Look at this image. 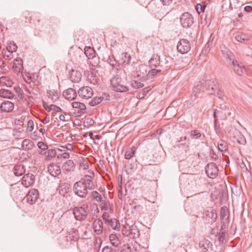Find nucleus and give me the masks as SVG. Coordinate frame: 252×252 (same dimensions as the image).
Instances as JSON below:
<instances>
[{
	"label": "nucleus",
	"mask_w": 252,
	"mask_h": 252,
	"mask_svg": "<svg viewBox=\"0 0 252 252\" xmlns=\"http://www.w3.org/2000/svg\"><path fill=\"white\" fill-rule=\"evenodd\" d=\"M78 94L80 97L84 99H88L92 96L93 91L91 87L84 86L79 90Z\"/></svg>",
	"instance_id": "f8f14e48"
},
{
	"label": "nucleus",
	"mask_w": 252,
	"mask_h": 252,
	"mask_svg": "<svg viewBox=\"0 0 252 252\" xmlns=\"http://www.w3.org/2000/svg\"><path fill=\"white\" fill-rule=\"evenodd\" d=\"M102 218L105 221V223H107L111 219L110 218V215L108 212H105L102 215Z\"/></svg>",
	"instance_id": "774afa93"
},
{
	"label": "nucleus",
	"mask_w": 252,
	"mask_h": 252,
	"mask_svg": "<svg viewBox=\"0 0 252 252\" xmlns=\"http://www.w3.org/2000/svg\"><path fill=\"white\" fill-rule=\"evenodd\" d=\"M94 124V121L92 118H88L86 119L84 122V126L86 127H89L92 126Z\"/></svg>",
	"instance_id": "603ef678"
},
{
	"label": "nucleus",
	"mask_w": 252,
	"mask_h": 252,
	"mask_svg": "<svg viewBox=\"0 0 252 252\" xmlns=\"http://www.w3.org/2000/svg\"><path fill=\"white\" fill-rule=\"evenodd\" d=\"M104 99L103 96H96L89 101V104L91 106H95L99 104Z\"/></svg>",
	"instance_id": "2f4dec72"
},
{
	"label": "nucleus",
	"mask_w": 252,
	"mask_h": 252,
	"mask_svg": "<svg viewBox=\"0 0 252 252\" xmlns=\"http://www.w3.org/2000/svg\"><path fill=\"white\" fill-rule=\"evenodd\" d=\"M214 95L217 96L219 98L222 99L224 96V93L222 90L220 89L219 84L217 86V90L215 91V94Z\"/></svg>",
	"instance_id": "3c124183"
},
{
	"label": "nucleus",
	"mask_w": 252,
	"mask_h": 252,
	"mask_svg": "<svg viewBox=\"0 0 252 252\" xmlns=\"http://www.w3.org/2000/svg\"><path fill=\"white\" fill-rule=\"evenodd\" d=\"M235 39L239 42H244L248 40V36L244 34H238L236 35Z\"/></svg>",
	"instance_id": "8fccbe9b"
},
{
	"label": "nucleus",
	"mask_w": 252,
	"mask_h": 252,
	"mask_svg": "<svg viewBox=\"0 0 252 252\" xmlns=\"http://www.w3.org/2000/svg\"><path fill=\"white\" fill-rule=\"evenodd\" d=\"M229 64L232 66L233 71L238 75L241 76L243 73V70L245 68L244 66L241 65L237 61L234 60L233 59L231 60Z\"/></svg>",
	"instance_id": "2eb2a0df"
},
{
	"label": "nucleus",
	"mask_w": 252,
	"mask_h": 252,
	"mask_svg": "<svg viewBox=\"0 0 252 252\" xmlns=\"http://www.w3.org/2000/svg\"><path fill=\"white\" fill-rule=\"evenodd\" d=\"M205 171L209 178L214 179L218 175L219 169L216 163L211 162L206 166Z\"/></svg>",
	"instance_id": "1a4fd4ad"
},
{
	"label": "nucleus",
	"mask_w": 252,
	"mask_h": 252,
	"mask_svg": "<svg viewBox=\"0 0 252 252\" xmlns=\"http://www.w3.org/2000/svg\"><path fill=\"white\" fill-rule=\"evenodd\" d=\"M151 88L150 87H145L143 89L142 92L139 93L137 94V97L142 99L145 97L147 94L151 91Z\"/></svg>",
	"instance_id": "ea45409f"
},
{
	"label": "nucleus",
	"mask_w": 252,
	"mask_h": 252,
	"mask_svg": "<svg viewBox=\"0 0 252 252\" xmlns=\"http://www.w3.org/2000/svg\"><path fill=\"white\" fill-rule=\"evenodd\" d=\"M131 59V56L127 53H123L122 54V60L123 63L128 64Z\"/></svg>",
	"instance_id": "c03bdc74"
},
{
	"label": "nucleus",
	"mask_w": 252,
	"mask_h": 252,
	"mask_svg": "<svg viewBox=\"0 0 252 252\" xmlns=\"http://www.w3.org/2000/svg\"><path fill=\"white\" fill-rule=\"evenodd\" d=\"M109 240L111 244L116 248L121 244V241L116 234H112L109 236Z\"/></svg>",
	"instance_id": "7c9ffc66"
},
{
	"label": "nucleus",
	"mask_w": 252,
	"mask_h": 252,
	"mask_svg": "<svg viewBox=\"0 0 252 252\" xmlns=\"http://www.w3.org/2000/svg\"><path fill=\"white\" fill-rule=\"evenodd\" d=\"M231 115V110L226 103L220 104L213 113L214 119L217 118L221 120H225Z\"/></svg>",
	"instance_id": "f03ea898"
},
{
	"label": "nucleus",
	"mask_w": 252,
	"mask_h": 252,
	"mask_svg": "<svg viewBox=\"0 0 252 252\" xmlns=\"http://www.w3.org/2000/svg\"><path fill=\"white\" fill-rule=\"evenodd\" d=\"M107 61L110 64L113 66H114L116 63V61L115 59L114 56H109L107 59Z\"/></svg>",
	"instance_id": "0e129e2a"
},
{
	"label": "nucleus",
	"mask_w": 252,
	"mask_h": 252,
	"mask_svg": "<svg viewBox=\"0 0 252 252\" xmlns=\"http://www.w3.org/2000/svg\"><path fill=\"white\" fill-rule=\"evenodd\" d=\"M129 237L131 238H136L139 237L140 236L139 231L136 226H132L130 228V231Z\"/></svg>",
	"instance_id": "f704fd0d"
},
{
	"label": "nucleus",
	"mask_w": 252,
	"mask_h": 252,
	"mask_svg": "<svg viewBox=\"0 0 252 252\" xmlns=\"http://www.w3.org/2000/svg\"><path fill=\"white\" fill-rule=\"evenodd\" d=\"M70 80L74 83H79L82 78V73L77 70L72 69L70 73Z\"/></svg>",
	"instance_id": "6ab92c4d"
},
{
	"label": "nucleus",
	"mask_w": 252,
	"mask_h": 252,
	"mask_svg": "<svg viewBox=\"0 0 252 252\" xmlns=\"http://www.w3.org/2000/svg\"><path fill=\"white\" fill-rule=\"evenodd\" d=\"M227 213V209L226 207H222L220 209V219L223 220L226 216Z\"/></svg>",
	"instance_id": "680f3d73"
},
{
	"label": "nucleus",
	"mask_w": 252,
	"mask_h": 252,
	"mask_svg": "<svg viewBox=\"0 0 252 252\" xmlns=\"http://www.w3.org/2000/svg\"><path fill=\"white\" fill-rule=\"evenodd\" d=\"M48 172L53 177H56L61 173L60 166L56 163H51L48 166Z\"/></svg>",
	"instance_id": "f3484780"
},
{
	"label": "nucleus",
	"mask_w": 252,
	"mask_h": 252,
	"mask_svg": "<svg viewBox=\"0 0 252 252\" xmlns=\"http://www.w3.org/2000/svg\"><path fill=\"white\" fill-rule=\"evenodd\" d=\"M18 48L17 46L14 41H11L8 45L6 47V50L5 51L11 52V53L15 52Z\"/></svg>",
	"instance_id": "a19ab883"
},
{
	"label": "nucleus",
	"mask_w": 252,
	"mask_h": 252,
	"mask_svg": "<svg viewBox=\"0 0 252 252\" xmlns=\"http://www.w3.org/2000/svg\"><path fill=\"white\" fill-rule=\"evenodd\" d=\"M169 58L164 56L162 58H160V68H168L170 66V63L169 61L168 60Z\"/></svg>",
	"instance_id": "72a5a7b5"
},
{
	"label": "nucleus",
	"mask_w": 252,
	"mask_h": 252,
	"mask_svg": "<svg viewBox=\"0 0 252 252\" xmlns=\"http://www.w3.org/2000/svg\"><path fill=\"white\" fill-rule=\"evenodd\" d=\"M34 176L32 173L25 175L22 178V184L26 188L30 187L33 184Z\"/></svg>",
	"instance_id": "4468645a"
},
{
	"label": "nucleus",
	"mask_w": 252,
	"mask_h": 252,
	"mask_svg": "<svg viewBox=\"0 0 252 252\" xmlns=\"http://www.w3.org/2000/svg\"><path fill=\"white\" fill-rule=\"evenodd\" d=\"M214 129L218 135L220 136L221 135V130L220 128V125L219 123V119L216 118L214 119Z\"/></svg>",
	"instance_id": "79ce46f5"
},
{
	"label": "nucleus",
	"mask_w": 252,
	"mask_h": 252,
	"mask_svg": "<svg viewBox=\"0 0 252 252\" xmlns=\"http://www.w3.org/2000/svg\"><path fill=\"white\" fill-rule=\"evenodd\" d=\"M207 214H206V216L207 218H208L209 219L211 220L210 222L213 223L214 222L218 217L217 213L216 212V211H214L213 210L211 211V212L208 211Z\"/></svg>",
	"instance_id": "58836bf2"
},
{
	"label": "nucleus",
	"mask_w": 252,
	"mask_h": 252,
	"mask_svg": "<svg viewBox=\"0 0 252 252\" xmlns=\"http://www.w3.org/2000/svg\"><path fill=\"white\" fill-rule=\"evenodd\" d=\"M213 41V38H211V36L209 38L207 43L206 44L204 49L203 50V53L207 54L210 50V47L212 46Z\"/></svg>",
	"instance_id": "49530a36"
},
{
	"label": "nucleus",
	"mask_w": 252,
	"mask_h": 252,
	"mask_svg": "<svg viewBox=\"0 0 252 252\" xmlns=\"http://www.w3.org/2000/svg\"><path fill=\"white\" fill-rule=\"evenodd\" d=\"M229 138L233 142H237L239 144L244 145L246 144V140L242 133L235 128H231L228 132Z\"/></svg>",
	"instance_id": "20e7f679"
},
{
	"label": "nucleus",
	"mask_w": 252,
	"mask_h": 252,
	"mask_svg": "<svg viewBox=\"0 0 252 252\" xmlns=\"http://www.w3.org/2000/svg\"><path fill=\"white\" fill-rule=\"evenodd\" d=\"M180 23L184 28L190 27L193 23L192 16L188 12H185L181 16Z\"/></svg>",
	"instance_id": "6e6552de"
},
{
	"label": "nucleus",
	"mask_w": 252,
	"mask_h": 252,
	"mask_svg": "<svg viewBox=\"0 0 252 252\" xmlns=\"http://www.w3.org/2000/svg\"><path fill=\"white\" fill-rule=\"evenodd\" d=\"M56 154L57 152L56 150L53 149L48 150L47 152H45L46 160H50L56 156Z\"/></svg>",
	"instance_id": "4c0bfd02"
},
{
	"label": "nucleus",
	"mask_w": 252,
	"mask_h": 252,
	"mask_svg": "<svg viewBox=\"0 0 252 252\" xmlns=\"http://www.w3.org/2000/svg\"><path fill=\"white\" fill-rule=\"evenodd\" d=\"M218 85V82L215 79H202L193 87L190 100L193 101L197 98L201 97L203 93H206L210 95L215 94Z\"/></svg>",
	"instance_id": "f257e3e1"
},
{
	"label": "nucleus",
	"mask_w": 252,
	"mask_h": 252,
	"mask_svg": "<svg viewBox=\"0 0 252 252\" xmlns=\"http://www.w3.org/2000/svg\"><path fill=\"white\" fill-rule=\"evenodd\" d=\"M131 227L128 226V228L126 226H124L122 228V232L125 236H129L130 231Z\"/></svg>",
	"instance_id": "bf43d9fd"
},
{
	"label": "nucleus",
	"mask_w": 252,
	"mask_h": 252,
	"mask_svg": "<svg viewBox=\"0 0 252 252\" xmlns=\"http://www.w3.org/2000/svg\"><path fill=\"white\" fill-rule=\"evenodd\" d=\"M94 232L97 235H100L103 231V222L100 219H96L93 223Z\"/></svg>",
	"instance_id": "a211bd4d"
},
{
	"label": "nucleus",
	"mask_w": 252,
	"mask_h": 252,
	"mask_svg": "<svg viewBox=\"0 0 252 252\" xmlns=\"http://www.w3.org/2000/svg\"><path fill=\"white\" fill-rule=\"evenodd\" d=\"M0 83L2 86H5L6 87H11L13 85L12 81L6 77H1Z\"/></svg>",
	"instance_id": "473e14b6"
},
{
	"label": "nucleus",
	"mask_w": 252,
	"mask_h": 252,
	"mask_svg": "<svg viewBox=\"0 0 252 252\" xmlns=\"http://www.w3.org/2000/svg\"><path fill=\"white\" fill-rule=\"evenodd\" d=\"M75 168V164L72 160H67L62 166V169L67 172L73 171Z\"/></svg>",
	"instance_id": "a878e982"
},
{
	"label": "nucleus",
	"mask_w": 252,
	"mask_h": 252,
	"mask_svg": "<svg viewBox=\"0 0 252 252\" xmlns=\"http://www.w3.org/2000/svg\"><path fill=\"white\" fill-rule=\"evenodd\" d=\"M122 175H120L118 176V198L120 200H122Z\"/></svg>",
	"instance_id": "c9c22d12"
},
{
	"label": "nucleus",
	"mask_w": 252,
	"mask_h": 252,
	"mask_svg": "<svg viewBox=\"0 0 252 252\" xmlns=\"http://www.w3.org/2000/svg\"><path fill=\"white\" fill-rule=\"evenodd\" d=\"M120 252H131V248L129 244L124 245L121 248Z\"/></svg>",
	"instance_id": "6e6d98bb"
},
{
	"label": "nucleus",
	"mask_w": 252,
	"mask_h": 252,
	"mask_svg": "<svg viewBox=\"0 0 252 252\" xmlns=\"http://www.w3.org/2000/svg\"><path fill=\"white\" fill-rule=\"evenodd\" d=\"M73 214L76 220L81 221H83L86 219L88 216V207H75L73 210Z\"/></svg>",
	"instance_id": "39448f33"
},
{
	"label": "nucleus",
	"mask_w": 252,
	"mask_h": 252,
	"mask_svg": "<svg viewBox=\"0 0 252 252\" xmlns=\"http://www.w3.org/2000/svg\"><path fill=\"white\" fill-rule=\"evenodd\" d=\"M92 197L97 202H100L102 200L101 195L97 191H93L91 192Z\"/></svg>",
	"instance_id": "09e8293b"
},
{
	"label": "nucleus",
	"mask_w": 252,
	"mask_h": 252,
	"mask_svg": "<svg viewBox=\"0 0 252 252\" xmlns=\"http://www.w3.org/2000/svg\"><path fill=\"white\" fill-rule=\"evenodd\" d=\"M136 150V148H135V147L133 146L131 147H128L125 153V158L126 159H129L131 158L134 156Z\"/></svg>",
	"instance_id": "bb28decb"
},
{
	"label": "nucleus",
	"mask_w": 252,
	"mask_h": 252,
	"mask_svg": "<svg viewBox=\"0 0 252 252\" xmlns=\"http://www.w3.org/2000/svg\"><path fill=\"white\" fill-rule=\"evenodd\" d=\"M118 249L116 248H112L108 246H105L102 250V252H118Z\"/></svg>",
	"instance_id": "4d7b16f0"
},
{
	"label": "nucleus",
	"mask_w": 252,
	"mask_h": 252,
	"mask_svg": "<svg viewBox=\"0 0 252 252\" xmlns=\"http://www.w3.org/2000/svg\"><path fill=\"white\" fill-rule=\"evenodd\" d=\"M0 108L3 112H11L14 108V104L9 101H4L0 104Z\"/></svg>",
	"instance_id": "4be33fe9"
},
{
	"label": "nucleus",
	"mask_w": 252,
	"mask_h": 252,
	"mask_svg": "<svg viewBox=\"0 0 252 252\" xmlns=\"http://www.w3.org/2000/svg\"><path fill=\"white\" fill-rule=\"evenodd\" d=\"M37 146L42 151H45L48 149V145L44 142L40 141L37 143Z\"/></svg>",
	"instance_id": "13d9d810"
},
{
	"label": "nucleus",
	"mask_w": 252,
	"mask_h": 252,
	"mask_svg": "<svg viewBox=\"0 0 252 252\" xmlns=\"http://www.w3.org/2000/svg\"><path fill=\"white\" fill-rule=\"evenodd\" d=\"M151 69L148 72V76L149 77L154 76L160 73L162 69L161 68H151Z\"/></svg>",
	"instance_id": "de8ad7c7"
},
{
	"label": "nucleus",
	"mask_w": 252,
	"mask_h": 252,
	"mask_svg": "<svg viewBox=\"0 0 252 252\" xmlns=\"http://www.w3.org/2000/svg\"><path fill=\"white\" fill-rule=\"evenodd\" d=\"M112 89L116 92L124 93L128 91V87L120 76L116 75L110 80Z\"/></svg>",
	"instance_id": "7ed1b4c3"
},
{
	"label": "nucleus",
	"mask_w": 252,
	"mask_h": 252,
	"mask_svg": "<svg viewBox=\"0 0 252 252\" xmlns=\"http://www.w3.org/2000/svg\"><path fill=\"white\" fill-rule=\"evenodd\" d=\"M2 53L3 58L6 60H11L13 57V56L12 55L13 53H11V52L3 50Z\"/></svg>",
	"instance_id": "864d4df0"
},
{
	"label": "nucleus",
	"mask_w": 252,
	"mask_h": 252,
	"mask_svg": "<svg viewBox=\"0 0 252 252\" xmlns=\"http://www.w3.org/2000/svg\"><path fill=\"white\" fill-rule=\"evenodd\" d=\"M220 48L224 57L226 58L227 62L230 63L232 59L231 58L232 53L224 45H221L220 46Z\"/></svg>",
	"instance_id": "412c9836"
},
{
	"label": "nucleus",
	"mask_w": 252,
	"mask_h": 252,
	"mask_svg": "<svg viewBox=\"0 0 252 252\" xmlns=\"http://www.w3.org/2000/svg\"><path fill=\"white\" fill-rule=\"evenodd\" d=\"M83 52L84 57L86 56L88 59H93L95 57V51L91 47L86 46Z\"/></svg>",
	"instance_id": "b1692460"
},
{
	"label": "nucleus",
	"mask_w": 252,
	"mask_h": 252,
	"mask_svg": "<svg viewBox=\"0 0 252 252\" xmlns=\"http://www.w3.org/2000/svg\"><path fill=\"white\" fill-rule=\"evenodd\" d=\"M190 137L193 139H199L201 136V133L198 130H192L189 132Z\"/></svg>",
	"instance_id": "37998d69"
},
{
	"label": "nucleus",
	"mask_w": 252,
	"mask_h": 252,
	"mask_svg": "<svg viewBox=\"0 0 252 252\" xmlns=\"http://www.w3.org/2000/svg\"><path fill=\"white\" fill-rule=\"evenodd\" d=\"M88 189L87 186L80 181L74 184V191L80 198H85L86 197L88 193Z\"/></svg>",
	"instance_id": "423d86ee"
},
{
	"label": "nucleus",
	"mask_w": 252,
	"mask_h": 252,
	"mask_svg": "<svg viewBox=\"0 0 252 252\" xmlns=\"http://www.w3.org/2000/svg\"><path fill=\"white\" fill-rule=\"evenodd\" d=\"M190 43L187 39H181L177 43V50L182 54L188 53L190 50Z\"/></svg>",
	"instance_id": "0eeeda50"
},
{
	"label": "nucleus",
	"mask_w": 252,
	"mask_h": 252,
	"mask_svg": "<svg viewBox=\"0 0 252 252\" xmlns=\"http://www.w3.org/2000/svg\"><path fill=\"white\" fill-rule=\"evenodd\" d=\"M106 223L108 224L115 230H119L120 228V223L116 219H111Z\"/></svg>",
	"instance_id": "c756f323"
},
{
	"label": "nucleus",
	"mask_w": 252,
	"mask_h": 252,
	"mask_svg": "<svg viewBox=\"0 0 252 252\" xmlns=\"http://www.w3.org/2000/svg\"><path fill=\"white\" fill-rule=\"evenodd\" d=\"M22 146L23 148L25 147L26 150L30 151L35 147V145L32 141L26 139L23 141Z\"/></svg>",
	"instance_id": "c85d7f7f"
},
{
	"label": "nucleus",
	"mask_w": 252,
	"mask_h": 252,
	"mask_svg": "<svg viewBox=\"0 0 252 252\" xmlns=\"http://www.w3.org/2000/svg\"><path fill=\"white\" fill-rule=\"evenodd\" d=\"M150 68H160V56L157 54H154L148 62Z\"/></svg>",
	"instance_id": "ddd939ff"
},
{
	"label": "nucleus",
	"mask_w": 252,
	"mask_h": 252,
	"mask_svg": "<svg viewBox=\"0 0 252 252\" xmlns=\"http://www.w3.org/2000/svg\"><path fill=\"white\" fill-rule=\"evenodd\" d=\"M63 95L65 99L72 100L76 98L77 94L75 90L69 88L63 92Z\"/></svg>",
	"instance_id": "aec40b11"
},
{
	"label": "nucleus",
	"mask_w": 252,
	"mask_h": 252,
	"mask_svg": "<svg viewBox=\"0 0 252 252\" xmlns=\"http://www.w3.org/2000/svg\"><path fill=\"white\" fill-rule=\"evenodd\" d=\"M100 208L102 211H107L108 210V207H110L111 204L109 201L102 200L100 201Z\"/></svg>",
	"instance_id": "a18cd8bd"
},
{
	"label": "nucleus",
	"mask_w": 252,
	"mask_h": 252,
	"mask_svg": "<svg viewBox=\"0 0 252 252\" xmlns=\"http://www.w3.org/2000/svg\"><path fill=\"white\" fill-rule=\"evenodd\" d=\"M38 197V191L35 189H32L30 190L26 196L27 202L30 204L32 205L35 203Z\"/></svg>",
	"instance_id": "9b49d317"
},
{
	"label": "nucleus",
	"mask_w": 252,
	"mask_h": 252,
	"mask_svg": "<svg viewBox=\"0 0 252 252\" xmlns=\"http://www.w3.org/2000/svg\"><path fill=\"white\" fill-rule=\"evenodd\" d=\"M25 172V166L23 164H18L14 166V173L17 176H22Z\"/></svg>",
	"instance_id": "cd10ccee"
},
{
	"label": "nucleus",
	"mask_w": 252,
	"mask_h": 252,
	"mask_svg": "<svg viewBox=\"0 0 252 252\" xmlns=\"http://www.w3.org/2000/svg\"><path fill=\"white\" fill-rule=\"evenodd\" d=\"M98 80V77L93 72L89 74L88 80L90 81V83L95 85L97 84Z\"/></svg>",
	"instance_id": "e433bc0d"
},
{
	"label": "nucleus",
	"mask_w": 252,
	"mask_h": 252,
	"mask_svg": "<svg viewBox=\"0 0 252 252\" xmlns=\"http://www.w3.org/2000/svg\"><path fill=\"white\" fill-rule=\"evenodd\" d=\"M84 57V52L80 48H78L73 53L72 58L73 60H76L78 62H81L83 61L82 58Z\"/></svg>",
	"instance_id": "5701e85b"
},
{
	"label": "nucleus",
	"mask_w": 252,
	"mask_h": 252,
	"mask_svg": "<svg viewBox=\"0 0 252 252\" xmlns=\"http://www.w3.org/2000/svg\"><path fill=\"white\" fill-rule=\"evenodd\" d=\"M80 182H83L87 186L89 190H93L95 189V186L93 182V177L91 175H85L84 177L81 179Z\"/></svg>",
	"instance_id": "dca6fc26"
},
{
	"label": "nucleus",
	"mask_w": 252,
	"mask_h": 252,
	"mask_svg": "<svg viewBox=\"0 0 252 252\" xmlns=\"http://www.w3.org/2000/svg\"><path fill=\"white\" fill-rule=\"evenodd\" d=\"M13 68L14 69V70L18 73H22L24 70L23 65L13 64Z\"/></svg>",
	"instance_id": "69168bd1"
},
{
	"label": "nucleus",
	"mask_w": 252,
	"mask_h": 252,
	"mask_svg": "<svg viewBox=\"0 0 252 252\" xmlns=\"http://www.w3.org/2000/svg\"><path fill=\"white\" fill-rule=\"evenodd\" d=\"M30 14L28 12H25L23 13V18L25 19V23H31V21L32 20V17L29 15Z\"/></svg>",
	"instance_id": "e2e57ef3"
},
{
	"label": "nucleus",
	"mask_w": 252,
	"mask_h": 252,
	"mask_svg": "<svg viewBox=\"0 0 252 252\" xmlns=\"http://www.w3.org/2000/svg\"><path fill=\"white\" fill-rule=\"evenodd\" d=\"M27 129L30 131H32L34 128V123L32 120H29L28 122Z\"/></svg>",
	"instance_id": "338daca9"
},
{
	"label": "nucleus",
	"mask_w": 252,
	"mask_h": 252,
	"mask_svg": "<svg viewBox=\"0 0 252 252\" xmlns=\"http://www.w3.org/2000/svg\"><path fill=\"white\" fill-rule=\"evenodd\" d=\"M14 94L12 91H10L5 89L0 90V96L8 99H12L14 96Z\"/></svg>",
	"instance_id": "393cba45"
},
{
	"label": "nucleus",
	"mask_w": 252,
	"mask_h": 252,
	"mask_svg": "<svg viewBox=\"0 0 252 252\" xmlns=\"http://www.w3.org/2000/svg\"><path fill=\"white\" fill-rule=\"evenodd\" d=\"M225 233L226 232L225 231H220L219 233H218V234L219 235V241L220 243H223L225 240Z\"/></svg>",
	"instance_id": "052dcab7"
},
{
	"label": "nucleus",
	"mask_w": 252,
	"mask_h": 252,
	"mask_svg": "<svg viewBox=\"0 0 252 252\" xmlns=\"http://www.w3.org/2000/svg\"><path fill=\"white\" fill-rule=\"evenodd\" d=\"M131 86L134 89H139L144 86L143 84L138 81H134L131 82Z\"/></svg>",
	"instance_id": "5fc2aeb1"
},
{
	"label": "nucleus",
	"mask_w": 252,
	"mask_h": 252,
	"mask_svg": "<svg viewBox=\"0 0 252 252\" xmlns=\"http://www.w3.org/2000/svg\"><path fill=\"white\" fill-rule=\"evenodd\" d=\"M74 109L73 113L78 116H81L86 112V106L85 104L78 101L73 102L71 104Z\"/></svg>",
	"instance_id": "9d476101"
}]
</instances>
